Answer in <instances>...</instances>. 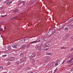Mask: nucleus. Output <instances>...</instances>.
Returning a JSON list of instances; mask_svg holds the SVG:
<instances>
[{
	"mask_svg": "<svg viewBox=\"0 0 73 73\" xmlns=\"http://www.w3.org/2000/svg\"><path fill=\"white\" fill-rule=\"evenodd\" d=\"M12 2L11 1H9V0H6L3 3V4H6V5H9L12 4Z\"/></svg>",
	"mask_w": 73,
	"mask_h": 73,
	"instance_id": "f257e3e1",
	"label": "nucleus"
},
{
	"mask_svg": "<svg viewBox=\"0 0 73 73\" xmlns=\"http://www.w3.org/2000/svg\"><path fill=\"white\" fill-rule=\"evenodd\" d=\"M24 61L23 60H19V61L17 60L16 61V63L17 64H21Z\"/></svg>",
	"mask_w": 73,
	"mask_h": 73,
	"instance_id": "f03ea898",
	"label": "nucleus"
},
{
	"mask_svg": "<svg viewBox=\"0 0 73 73\" xmlns=\"http://www.w3.org/2000/svg\"><path fill=\"white\" fill-rule=\"evenodd\" d=\"M14 60L15 58H14V57H11L8 58V60L9 61H13Z\"/></svg>",
	"mask_w": 73,
	"mask_h": 73,
	"instance_id": "7ed1b4c3",
	"label": "nucleus"
},
{
	"mask_svg": "<svg viewBox=\"0 0 73 73\" xmlns=\"http://www.w3.org/2000/svg\"><path fill=\"white\" fill-rule=\"evenodd\" d=\"M18 43L14 44L13 45H12L13 48H16L18 46Z\"/></svg>",
	"mask_w": 73,
	"mask_h": 73,
	"instance_id": "20e7f679",
	"label": "nucleus"
},
{
	"mask_svg": "<svg viewBox=\"0 0 73 73\" xmlns=\"http://www.w3.org/2000/svg\"><path fill=\"white\" fill-rule=\"evenodd\" d=\"M73 60V58H72L70 60L67 61L66 62L67 63H68V64H71V62H72V61Z\"/></svg>",
	"mask_w": 73,
	"mask_h": 73,
	"instance_id": "39448f33",
	"label": "nucleus"
},
{
	"mask_svg": "<svg viewBox=\"0 0 73 73\" xmlns=\"http://www.w3.org/2000/svg\"><path fill=\"white\" fill-rule=\"evenodd\" d=\"M32 54H33V57H36V56H37V54L35 52L33 53Z\"/></svg>",
	"mask_w": 73,
	"mask_h": 73,
	"instance_id": "423d86ee",
	"label": "nucleus"
},
{
	"mask_svg": "<svg viewBox=\"0 0 73 73\" xmlns=\"http://www.w3.org/2000/svg\"><path fill=\"white\" fill-rule=\"evenodd\" d=\"M29 58L30 60H33V57L32 55H31L29 56Z\"/></svg>",
	"mask_w": 73,
	"mask_h": 73,
	"instance_id": "0eeeda50",
	"label": "nucleus"
},
{
	"mask_svg": "<svg viewBox=\"0 0 73 73\" xmlns=\"http://www.w3.org/2000/svg\"><path fill=\"white\" fill-rule=\"evenodd\" d=\"M48 34H47V36H50V35H52V32L51 31H48Z\"/></svg>",
	"mask_w": 73,
	"mask_h": 73,
	"instance_id": "6e6552de",
	"label": "nucleus"
},
{
	"mask_svg": "<svg viewBox=\"0 0 73 73\" xmlns=\"http://www.w3.org/2000/svg\"><path fill=\"white\" fill-rule=\"evenodd\" d=\"M46 55L50 56V55H52V53H51L47 52L46 53Z\"/></svg>",
	"mask_w": 73,
	"mask_h": 73,
	"instance_id": "1a4fd4ad",
	"label": "nucleus"
},
{
	"mask_svg": "<svg viewBox=\"0 0 73 73\" xmlns=\"http://www.w3.org/2000/svg\"><path fill=\"white\" fill-rule=\"evenodd\" d=\"M29 40V38H26V39H24V41H25V42H27L26 41H27Z\"/></svg>",
	"mask_w": 73,
	"mask_h": 73,
	"instance_id": "9d476101",
	"label": "nucleus"
},
{
	"mask_svg": "<svg viewBox=\"0 0 73 73\" xmlns=\"http://www.w3.org/2000/svg\"><path fill=\"white\" fill-rule=\"evenodd\" d=\"M20 42H21V43H23V42H25L24 39H22V40H20Z\"/></svg>",
	"mask_w": 73,
	"mask_h": 73,
	"instance_id": "9b49d317",
	"label": "nucleus"
},
{
	"mask_svg": "<svg viewBox=\"0 0 73 73\" xmlns=\"http://www.w3.org/2000/svg\"><path fill=\"white\" fill-rule=\"evenodd\" d=\"M65 37L66 38H67L69 37V35H67L65 36Z\"/></svg>",
	"mask_w": 73,
	"mask_h": 73,
	"instance_id": "f8f14e48",
	"label": "nucleus"
},
{
	"mask_svg": "<svg viewBox=\"0 0 73 73\" xmlns=\"http://www.w3.org/2000/svg\"><path fill=\"white\" fill-rule=\"evenodd\" d=\"M46 46H47V47H49L50 46L49 44L48 43H47L46 44Z\"/></svg>",
	"mask_w": 73,
	"mask_h": 73,
	"instance_id": "ddd939ff",
	"label": "nucleus"
},
{
	"mask_svg": "<svg viewBox=\"0 0 73 73\" xmlns=\"http://www.w3.org/2000/svg\"><path fill=\"white\" fill-rule=\"evenodd\" d=\"M38 50H44V48H43V49H42V48H41V47H40V46H38Z\"/></svg>",
	"mask_w": 73,
	"mask_h": 73,
	"instance_id": "4468645a",
	"label": "nucleus"
},
{
	"mask_svg": "<svg viewBox=\"0 0 73 73\" xmlns=\"http://www.w3.org/2000/svg\"><path fill=\"white\" fill-rule=\"evenodd\" d=\"M31 69V68H26V70H30Z\"/></svg>",
	"mask_w": 73,
	"mask_h": 73,
	"instance_id": "2eb2a0df",
	"label": "nucleus"
},
{
	"mask_svg": "<svg viewBox=\"0 0 73 73\" xmlns=\"http://www.w3.org/2000/svg\"><path fill=\"white\" fill-rule=\"evenodd\" d=\"M7 48L8 49V50L11 49V46H8Z\"/></svg>",
	"mask_w": 73,
	"mask_h": 73,
	"instance_id": "dca6fc26",
	"label": "nucleus"
},
{
	"mask_svg": "<svg viewBox=\"0 0 73 73\" xmlns=\"http://www.w3.org/2000/svg\"><path fill=\"white\" fill-rule=\"evenodd\" d=\"M20 56L21 57H23L24 56V54L23 53H21Z\"/></svg>",
	"mask_w": 73,
	"mask_h": 73,
	"instance_id": "f3484780",
	"label": "nucleus"
},
{
	"mask_svg": "<svg viewBox=\"0 0 73 73\" xmlns=\"http://www.w3.org/2000/svg\"><path fill=\"white\" fill-rule=\"evenodd\" d=\"M46 60H47V61H49V58H48V57H46Z\"/></svg>",
	"mask_w": 73,
	"mask_h": 73,
	"instance_id": "a211bd4d",
	"label": "nucleus"
},
{
	"mask_svg": "<svg viewBox=\"0 0 73 73\" xmlns=\"http://www.w3.org/2000/svg\"><path fill=\"white\" fill-rule=\"evenodd\" d=\"M68 29V28L67 27H66L64 28V30L65 31H66Z\"/></svg>",
	"mask_w": 73,
	"mask_h": 73,
	"instance_id": "6ab92c4d",
	"label": "nucleus"
},
{
	"mask_svg": "<svg viewBox=\"0 0 73 73\" xmlns=\"http://www.w3.org/2000/svg\"><path fill=\"white\" fill-rule=\"evenodd\" d=\"M70 52H72V51H73V48H71L70 49Z\"/></svg>",
	"mask_w": 73,
	"mask_h": 73,
	"instance_id": "aec40b11",
	"label": "nucleus"
},
{
	"mask_svg": "<svg viewBox=\"0 0 73 73\" xmlns=\"http://www.w3.org/2000/svg\"><path fill=\"white\" fill-rule=\"evenodd\" d=\"M58 69V68H56V69L54 70V73H55L56 72H57V71Z\"/></svg>",
	"mask_w": 73,
	"mask_h": 73,
	"instance_id": "412c9836",
	"label": "nucleus"
},
{
	"mask_svg": "<svg viewBox=\"0 0 73 73\" xmlns=\"http://www.w3.org/2000/svg\"><path fill=\"white\" fill-rule=\"evenodd\" d=\"M55 31H56V29H55L54 28L52 29V32H54Z\"/></svg>",
	"mask_w": 73,
	"mask_h": 73,
	"instance_id": "4be33fe9",
	"label": "nucleus"
},
{
	"mask_svg": "<svg viewBox=\"0 0 73 73\" xmlns=\"http://www.w3.org/2000/svg\"><path fill=\"white\" fill-rule=\"evenodd\" d=\"M6 56H7V54H5V55H3L2 56V57H3V58H5V57H6Z\"/></svg>",
	"mask_w": 73,
	"mask_h": 73,
	"instance_id": "5701e85b",
	"label": "nucleus"
},
{
	"mask_svg": "<svg viewBox=\"0 0 73 73\" xmlns=\"http://www.w3.org/2000/svg\"><path fill=\"white\" fill-rule=\"evenodd\" d=\"M36 42H37V40H36V41H35L31 42V44H32V43H34V42L36 43Z\"/></svg>",
	"mask_w": 73,
	"mask_h": 73,
	"instance_id": "b1692460",
	"label": "nucleus"
},
{
	"mask_svg": "<svg viewBox=\"0 0 73 73\" xmlns=\"http://www.w3.org/2000/svg\"><path fill=\"white\" fill-rule=\"evenodd\" d=\"M73 21V18L70 19L69 20H68V21Z\"/></svg>",
	"mask_w": 73,
	"mask_h": 73,
	"instance_id": "393cba45",
	"label": "nucleus"
},
{
	"mask_svg": "<svg viewBox=\"0 0 73 73\" xmlns=\"http://www.w3.org/2000/svg\"><path fill=\"white\" fill-rule=\"evenodd\" d=\"M65 62H66V60H63V61L62 63V64H64V63H65Z\"/></svg>",
	"mask_w": 73,
	"mask_h": 73,
	"instance_id": "a878e982",
	"label": "nucleus"
},
{
	"mask_svg": "<svg viewBox=\"0 0 73 73\" xmlns=\"http://www.w3.org/2000/svg\"><path fill=\"white\" fill-rule=\"evenodd\" d=\"M18 12V10L17 9L15 10L14 11V12H15V13H16V12L17 13Z\"/></svg>",
	"mask_w": 73,
	"mask_h": 73,
	"instance_id": "bb28decb",
	"label": "nucleus"
},
{
	"mask_svg": "<svg viewBox=\"0 0 73 73\" xmlns=\"http://www.w3.org/2000/svg\"><path fill=\"white\" fill-rule=\"evenodd\" d=\"M24 47H25V44H23L22 46V48H24Z\"/></svg>",
	"mask_w": 73,
	"mask_h": 73,
	"instance_id": "cd10ccee",
	"label": "nucleus"
},
{
	"mask_svg": "<svg viewBox=\"0 0 73 73\" xmlns=\"http://www.w3.org/2000/svg\"><path fill=\"white\" fill-rule=\"evenodd\" d=\"M6 16H7V15H1V17H5Z\"/></svg>",
	"mask_w": 73,
	"mask_h": 73,
	"instance_id": "c85d7f7f",
	"label": "nucleus"
},
{
	"mask_svg": "<svg viewBox=\"0 0 73 73\" xmlns=\"http://www.w3.org/2000/svg\"><path fill=\"white\" fill-rule=\"evenodd\" d=\"M42 46H43V44L41 43L40 45L39 46H40V47H41V48H42Z\"/></svg>",
	"mask_w": 73,
	"mask_h": 73,
	"instance_id": "c756f323",
	"label": "nucleus"
},
{
	"mask_svg": "<svg viewBox=\"0 0 73 73\" xmlns=\"http://www.w3.org/2000/svg\"><path fill=\"white\" fill-rule=\"evenodd\" d=\"M58 65V63H56L55 64V66H57V65Z\"/></svg>",
	"mask_w": 73,
	"mask_h": 73,
	"instance_id": "7c9ffc66",
	"label": "nucleus"
},
{
	"mask_svg": "<svg viewBox=\"0 0 73 73\" xmlns=\"http://www.w3.org/2000/svg\"><path fill=\"white\" fill-rule=\"evenodd\" d=\"M29 46H30V44H28L27 45V47L28 48V47H29Z\"/></svg>",
	"mask_w": 73,
	"mask_h": 73,
	"instance_id": "2f4dec72",
	"label": "nucleus"
},
{
	"mask_svg": "<svg viewBox=\"0 0 73 73\" xmlns=\"http://www.w3.org/2000/svg\"><path fill=\"white\" fill-rule=\"evenodd\" d=\"M4 7H0V9H4Z\"/></svg>",
	"mask_w": 73,
	"mask_h": 73,
	"instance_id": "473e14b6",
	"label": "nucleus"
},
{
	"mask_svg": "<svg viewBox=\"0 0 73 73\" xmlns=\"http://www.w3.org/2000/svg\"><path fill=\"white\" fill-rule=\"evenodd\" d=\"M3 69V66L0 67V69Z\"/></svg>",
	"mask_w": 73,
	"mask_h": 73,
	"instance_id": "72a5a7b5",
	"label": "nucleus"
},
{
	"mask_svg": "<svg viewBox=\"0 0 73 73\" xmlns=\"http://www.w3.org/2000/svg\"><path fill=\"white\" fill-rule=\"evenodd\" d=\"M61 49H66V48H65V47H61Z\"/></svg>",
	"mask_w": 73,
	"mask_h": 73,
	"instance_id": "f704fd0d",
	"label": "nucleus"
},
{
	"mask_svg": "<svg viewBox=\"0 0 73 73\" xmlns=\"http://www.w3.org/2000/svg\"><path fill=\"white\" fill-rule=\"evenodd\" d=\"M44 62L46 63V62H48V61H47V60H45L44 61Z\"/></svg>",
	"mask_w": 73,
	"mask_h": 73,
	"instance_id": "c9c22d12",
	"label": "nucleus"
},
{
	"mask_svg": "<svg viewBox=\"0 0 73 73\" xmlns=\"http://www.w3.org/2000/svg\"><path fill=\"white\" fill-rule=\"evenodd\" d=\"M71 72H73V68H71V69L70 70Z\"/></svg>",
	"mask_w": 73,
	"mask_h": 73,
	"instance_id": "e433bc0d",
	"label": "nucleus"
},
{
	"mask_svg": "<svg viewBox=\"0 0 73 73\" xmlns=\"http://www.w3.org/2000/svg\"><path fill=\"white\" fill-rule=\"evenodd\" d=\"M50 67H51V66H50V65L48 66V68H50Z\"/></svg>",
	"mask_w": 73,
	"mask_h": 73,
	"instance_id": "4c0bfd02",
	"label": "nucleus"
},
{
	"mask_svg": "<svg viewBox=\"0 0 73 73\" xmlns=\"http://www.w3.org/2000/svg\"><path fill=\"white\" fill-rule=\"evenodd\" d=\"M70 27H71V28H73V25H70Z\"/></svg>",
	"mask_w": 73,
	"mask_h": 73,
	"instance_id": "58836bf2",
	"label": "nucleus"
},
{
	"mask_svg": "<svg viewBox=\"0 0 73 73\" xmlns=\"http://www.w3.org/2000/svg\"><path fill=\"white\" fill-rule=\"evenodd\" d=\"M48 49H49V48H47L45 49V50H48Z\"/></svg>",
	"mask_w": 73,
	"mask_h": 73,
	"instance_id": "ea45409f",
	"label": "nucleus"
},
{
	"mask_svg": "<svg viewBox=\"0 0 73 73\" xmlns=\"http://www.w3.org/2000/svg\"><path fill=\"white\" fill-rule=\"evenodd\" d=\"M0 30L1 31H3V29L1 28L0 29Z\"/></svg>",
	"mask_w": 73,
	"mask_h": 73,
	"instance_id": "a19ab883",
	"label": "nucleus"
},
{
	"mask_svg": "<svg viewBox=\"0 0 73 73\" xmlns=\"http://www.w3.org/2000/svg\"><path fill=\"white\" fill-rule=\"evenodd\" d=\"M15 17H14L12 18H11V19H14V18H15Z\"/></svg>",
	"mask_w": 73,
	"mask_h": 73,
	"instance_id": "79ce46f5",
	"label": "nucleus"
},
{
	"mask_svg": "<svg viewBox=\"0 0 73 73\" xmlns=\"http://www.w3.org/2000/svg\"><path fill=\"white\" fill-rule=\"evenodd\" d=\"M7 64L8 65H9V64H10V62H8L7 63Z\"/></svg>",
	"mask_w": 73,
	"mask_h": 73,
	"instance_id": "37998d69",
	"label": "nucleus"
},
{
	"mask_svg": "<svg viewBox=\"0 0 73 73\" xmlns=\"http://www.w3.org/2000/svg\"><path fill=\"white\" fill-rule=\"evenodd\" d=\"M57 62H60V60H58Z\"/></svg>",
	"mask_w": 73,
	"mask_h": 73,
	"instance_id": "c03bdc74",
	"label": "nucleus"
},
{
	"mask_svg": "<svg viewBox=\"0 0 73 73\" xmlns=\"http://www.w3.org/2000/svg\"><path fill=\"white\" fill-rule=\"evenodd\" d=\"M40 42V40H39L37 41V42Z\"/></svg>",
	"mask_w": 73,
	"mask_h": 73,
	"instance_id": "a18cd8bd",
	"label": "nucleus"
},
{
	"mask_svg": "<svg viewBox=\"0 0 73 73\" xmlns=\"http://www.w3.org/2000/svg\"><path fill=\"white\" fill-rule=\"evenodd\" d=\"M52 73V71H51L49 72V73Z\"/></svg>",
	"mask_w": 73,
	"mask_h": 73,
	"instance_id": "49530a36",
	"label": "nucleus"
},
{
	"mask_svg": "<svg viewBox=\"0 0 73 73\" xmlns=\"http://www.w3.org/2000/svg\"><path fill=\"white\" fill-rule=\"evenodd\" d=\"M25 2L24 1H22V3H25Z\"/></svg>",
	"mask_w": 73,
	"mask_h": 73,
	"instance_id": "de8ad7c7",
	"label": "nucleus"
},
{
	"mask_svg": "<svg viewBox=\"0 0 73 73\" xmlns=\"http://www.w3.org/2000/svg\"><path fill=\"white\" fill-rule=\"evenodd\" d=\"M18 2H19V3H20V2H21V1H18Z\"/></svg>",
	"mask_w": 73,
	"mask_h": 73,
	"instance_id": "09e8293b",
	"label": "nucleus"
},
{
	"mask_svg": "<svg viewBox=\"0 0 73 73\" xmlns=\"http://www.w3.org/2000/svg\"><path fill=\"white\" fill-rule=\"evenodd\" d=\"M28 73H31V72H28Z\"/></svg>",
	"mask_w": 73,
	"mask_h": 73,
	"instance_id": "8fccbe9b",
	"label": "nucleus"
},
{
	"mask_svg": "<svg viewBox=\"0 0 73 73\" xmlns=\"http://www.w3.org/2000/svg\"><path fill=\"white\" fill-rule=\"evenodd\" d=\"M33 72H31V73H33Z\"/></svg>",
	"mask_w": 73,
	"mask_h": 73,
	"instance_id": "3c124183",
	"label": "nucleus"
},
{
	"mask_svg": "<svg viewBox=\"0 0 73 73\" xmlns=\"http://www.w3.org/2000/svg\"><path fill=\"white\" fill-rule=\"evenodd\" d=\"M2 0H0V2H1V1H2Z\"/></svg>",
	"mask_w": 73,
	"mask_h": 73,
	"instance_id": "603ef678",
	"label": "nucleus"
},
{
	"mask_svg": "<svg viewBox=\"0 0 73 73\" xmlns=\"http://www.w3.org/2000/svg\"><path fill=\"white\" fill-rule=\"evenodd\" d=\"M36 48H38V46H36Z\"/></svg>",
	"mask_w": 73,
	"mask_h": 73,
	"instance_id": "864d4df0",
	"label": "nucleus"
},
{
	"mask_svg": "<svg viewBox=\"0 0 73 73\" xmlns=\"http://www.w3.org/2000/svg\"><path fill=\"white\" fill-rule=\"evenodd\" d=\"M4 29H6V27H4Z\"/></svg>",
	"mask_w": 73,
	"mask_h": 73,
	"instance_id": "5fc2aeb1",
	"label": "nucleus"
},
{
	"mask_svg": "<svg viewBox=\"0 0 73 73\" xmlns=\"http://www.w3.org/2000/svg\"><path fill=\"white\" fill-rule=\"evenodd\" d=\"M25 59H26V58H27V57H25Z\"/></svg>",
	"mask_w": 73,
	"mask_h": 73,
	"instance_id": "6e6d98bb",
	"label": "nucleus"
},
{
	"mask_svg": "<svg viewBox=\"0 0 73 73\" xmlns=\"http://www.w3.org/2000/svg\"><path fill=\"white\" fill-rule=\"evenodd\" d=\"M20 4H21V3H20V4H19V5H20Z\"/></svg>",
	"mask_w": 73,
	"mask_h": 73,
	"instance_id": "4d7b16f0",
	"label": "nucleus"
},
{
	"mask_svg": "<svg viewBox=\"0 0 73 73\" xmlns=\"http://www.w3.org/2000/svg\"><path fill=\"white\" fill-rule=\"evenodd\" d=\"M1 37H2V38H3V37L1 36Z\"/></svg>",
	"mask_w": 73,
	"mask_h": 73,
	"instance_id": "13d9d810",
	"label": "nucleus"
},
{
	"mask_svg": "<svg viewBox=\"0 0 73 73\" xmlns=\"http://www.w3.org/2000/svg\"><path fill=\"white\" fill-rule=\"evenodd\" d=\"M7 72H4L3 73H7Z\"/></svg>",
	"mask_w": 73,
	"mask_h": 73,
	"instance_id": "bf43d9fd",
	"label": "nucleus"
},
{
	"mask_svg": "<svg viewBox=\"0 0 73 73\" xmlns=\"http://www.w3.org/2000/svg\"><path fill=\"white\" fill-rule=\"evenodd\" d=\"M53 65H54V64H53L52 65V66H53Z\"/></svg>",
	"mask_w": 73,
	"mask_h": 73,
	"instance_id": "052dcab7",
	"label": "nucleus"
},
{
	"mask_svg": "<svg viewBox=\"0 0 73 73\" xmlns=\"http://www.w3.org/2000/svg\"><path fill=\"white\" fill-rule=\"evenodd\" d=\"M72 38L73 39V36L72 37Z\"/></svg>",
	"mask_w": 73,
	"mask_h": 73,
	"instance_id": "680f3d73",
	"label": "nucleus"
},
{
	"mask_svg": "<svg viewBox=\"0 0 73 73\" xmlns=\"http://www.w3.org/2000/svg\"><path fill=\"white\" fill-rule=\"evenodd\" d=\"M60 27V26H59V27Z\"/></svg>",
	"mask_w": 73,
	"mask_h": 73,
	"instance_id": "e2e57ef3",
	"label": "nucleus"
}]
</instances>
